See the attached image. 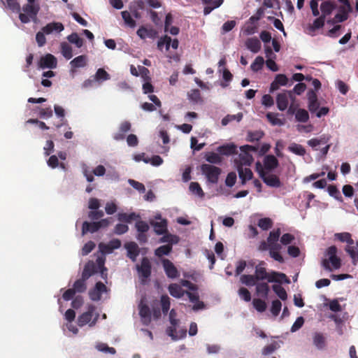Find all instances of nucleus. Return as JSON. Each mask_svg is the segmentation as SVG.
I'll list each match as a JSON object with an SVG mask.
<instances>
[{
    "mask_svg": "<svg viewBox=\"0 0 358 358\" xmlns=\"http://www.w3.org/2000/svg\"><path fill=\"white\" fill-rule=\"evenodd\" d=\"M265 262L262 261L255 266V275L258 280H266L268 282H289V280L285 274L276 271L268 273L265 268Z\"/></svg>",
    "mask_w": 358,
    "mask_h": 358,
    "instance_id": "1",
    "label": "nucleus"
},
{
    "mask_svg": "<svg viewBox=\"0 0 358 358\" xmlns=\"http://www.w3.org/2000/svg\"><path fill=\"white\" fill-rule=\"evenodd\" d=\"M322 265L325 270L329 271L340 268L341 260L338 256V250L336 246H330L326 250Z\"/></svg>",
    "mask_w": 358,
    "mask_h": 358,
    "instance_id": "2",
    "label": "nucleus"
},
{
    "mask_svg": "<svg viewBox=\"0 0 358 358\" xmlns=\"http://www.w3.org/2000/svg\"><path fill=\"white\" fill-rule=\"evenodd\" d=\"M39 10L38 4L27 3L20 8V11L18 12L19 19L24 24L29 23L31 21L36 22Z\"/></svg>",
    "mask_w": 358,
    "mask_h": 358,
    "instance_id": "3",
    "label": "nucleus"
},
{
    "mask_svg": "<svg viewBox=\"0 0 358 358\" xmlns=\"http://www.w3.org/2000/svg\"><path fill=\"white\" fill-rule=\"evenodd\" d=\"M176 312L174 309H172L169 313V321L171 326L169 327L166 330V334L170 336L172 340L177 341L182 339L186 336L187 331L185 329H180L178 331L176 328L179 324V320L176 319Z\"/></svg>",
    "mask_w": 358,
    "mask_h": 358,
    "instance_id": "4",
    "label": "nucleus"
},
{
    "mask_svg": "<svg viewBox=\"0 0 358 358\" xmlns=\"http://www.w3.org/2000/svg\"><path fill=\"white\" fill-rule=\"evenodd\" d=\"M180 283L183 287L189 289V292H185V294H187L189 301L194 303L192 309L195 311L203 309L205 306L202 301H199L197 286L187 280H182Z\"/></svg>",
    "mask_w": 358,
    "mask_h": 358,
    "instance_id": "5",
    "label": "nucleus"
},
{
    "mask_svg": "<svg viewBox=\"0 0 358 358\" xmlns=\"http://www.w3.org/2000/svg\"><path fill=\"white\" fill-rule=\"evenodd\" d=\"M241 153L238 159L236 160V165L250 166L253 162V157L250 154L251 152H257L258 148L257 146L245 145L240 147Z\"/></svg>",
    "mask_w": 358,
    "mask_h": 358,
    "instance_id": "6",
    "label": "nucleus"
},
{
    "mask_svg": "<svg viewBox=\"0 0 358 358\" xmlns=\"http://www.w3.org/2000/svg\"><path fill=\"white\" fill-rule=\"evenodd\" d=\"M95 265L93 262H88L83 271L82 278L76 280L73 284V289L76 292H83L86 289L85 280L95 272Z\"/></svg>",
    "mask_w": 358,
    "mask_h": 358,
    "instance_id": "7",
    "label": "nucleus"
},
{
    "mask_svg": "<svg viewBox=\"0 0 358 358\" xmlns=\"http://www.w3.org/2000/svg\"><path fill=\"white\" fill-rule=\"evenodd\" d=\"M99 317V313L96 312L94 306H89L87 310L81 314L78 318V324L80 327L89 325L93 327L96 323Z\"/></svg>",
    "mask_w": 358,
    "mask_h": 358,
    "instance_id": "8",
    "label": "nucleus"
},
{
    "mask_svg": "<svg viewBox=\"0 0 358 358\" xmlns=\"http://www.w3.org/2000/svg\"><path fill=\"white\" fill-rule=\"evenodd\" d=\"M336 13L332 20L328 21V23L337 24L346 21L350 13L352 12V7L350 3L336 4Z\"/></svg>",
    "mask_w": 358,
    "mask_h": 358,
    "instance_id": "9",
    "label": "nucleus"
},
{
    "mask_svg": "<svg viewBox=\"0 0 358 358\" xmlns=\"http://www.w3.org/2000/svg\"><path fill=\"white\" fill-rule=\"evenodd\" d=\"M201 171L203 175L207 179V182L212 184H217L219 176L221 173V169L219 167L211 164H204L201 166Z\"/></svg>",
    "mask_w": 358,
    "mask_h": 358,
    "instance_id": "10",
    "label": "nucleus"
},
{
    "mask_svg": "<svg viewBox=\"0 0 358 358\" xmlns=\"http://www.w3.org/2000/svg\"><path fill=\"white\" fill-rule=\"evenodd\" d=\"M294 99L295 96L292 91H285L279 93L276 97L277 107L280 110L284 111L288 108L289 100L294 101Z\"/></svg>",
    "mask_w": 358,
    "mask_h": 358,
    "instance_id": "11",
    "label": "nucleus"
},
{
    "mask_svg": "<svg viewBox=\"0 0 358 358\" xmlns=\"http://www.w3.org/2000/svg\"><path fill=\"white\" fill-rule=\"evenodd\" d=\"M136 269L141 281L144 284L151 274V264L148 258H143L141 262V264L136 265Z\"/></svg>",
    "mask_w": 358,
    "mask_h": 358,
    "instance_id": "12",
    "label": "nucleus"
},
{
    "mask_svg": "<svg viewBox=\"0 0 358 358\" xmlns=\"http://www.w3.org/2000/svg\"><path fill=\"white\" fill-rule=\"evenodd\" d=\"M57 64V59L51 54L41 57L38 62V66L41 69H55Z\"/></svg>",
    "mask_w": 358,
    "mask_h": 358,
    "instance_id": "13",
    "label": "nucleus"
},
{
    "mask_svg": "<svg viewBox=\"0 0 358 358\" xmlns=\"http://www.w3.org/2000/svg\"><path fill=\"white\" fill-rule=\"evenodd\" d=\"M162 264L166 275L170 278H176L179 273L174 264L169 259H163Z\"/></svg>",
    "mask_w": 358,
    "mask_h": 358,
    "instance_id": "14",
    "label": "nucleus"
},
{
    "mask_svg": "<svg viewBox=\"0 0 358 358\" xmlns=\"http://www.w3.org/2000/svg\"><path fill=\"white\" fill-rule=\"evenodd\" d=\"M64 29V27L61 22H50L47 24L42 28V30L45 33L46 35L59 34Z\"/></svg>",
    "mask_w": 358,
    "mask_h": 358,
    "instance_id": "15",
    "label": "nucleus"
},
{
    "mask_svg": "<svg viewBox=\"0 0 358 358\" xmlns=\"http://www.w3.org/2000/svg\"><path fill=\"white\" fill-rule=\"evenodd\" d=\"M156 221L152 223L154 230L157 234H164L167 230V222L162 219L161 215L155 216Z\"/></svg>",
    "mask_w": 358,
    "mask_h": 358,
    "instance_id": "16",
    "label": "nucleus"
},
{
    "mask_svg": "<svg viewBox=\"0 0 358 358\" xmlns=\"http://www.w3.org/2000/svg\"><path fill=\"white\" fill-rule=\"evenodd\" d=\"M138 308L141 322L143 324L148 325L151 322V315L149 307L146 304L143 303V301H141L138 305Z\"/></svg>",
    "mask_w": 358,
    "mask_h": 358,
    "instance_id": "17",
    "label": "nucleus"
},
{
    "mask_svg": "<svg viewBox=\"0 0 358 358\" xmlns=\"http://www.w3.org/2000/svg\"><path fill=\"white\" fill-rule=\"evenodd\" d=\"M236 168L242 185H245L247 181L252 178L253 173L248 166L237 165Z\"/></svg>",
    "mask_w": 358,
    "mask_h": 358,
    "instance_id": "18",
    "label": "nucleus"
},
{
    "mask_svg": "<svg viewBox=\"0 0 358 358\" xmlns=\"http://www.w3.org/2000/svg\"><path fill=\"white\" fill-rule=\"evenodd\" d=\"M106 292V285L103 283L99 282L96 284L94 288L90 292V297L92 301H99L101 299V294Z\"/></svg>",
    "mask_w": 358,
    "mask_h": 358,
    "instance_id": "19",
    "label": "nucleus"
},
{
    "mask_svg": "<svg viewBox=\"0 0 358 358\" xmlns=\"http://www.w3.org/2000/svg\"><path fill=\"white\" fill-rule=\"evenodd\" d=\"M288 113L289 114L295 113V118L296 121L300 122H306L309 119V115L306 110L299 109L295 112L292 104H291L290 106L289 107Z\"/></svg>",
    "mask_w": 358,
    "mask_h": 358,
    "instance_id": "20",
    "label": "nucleus"
},
{
    "mask_svg": "<svg viewBox=\"0 0 358 358\" xmlns=\"http://www.w3.org/2000/svg\"><path fill=\"white\" fill-rule=\"evenodd\" d=\"M262 178L264 182L270 187H280L281 186V182L279 178L273 174H262Z\"/></svg>",
    "mask_w": 358,
    "mask_h": 358,
    "instance_id": "21",
    "label": "nucleus"
},
{
    "mask_svg": "<svg viewBox=\"0 0 358 358\" xmlns=\"http://www.w3.org/2000/svg\"><path fill=\"white\" fill-rule=\"evenodd\" d=\"M345 251L352 259L353 264H357L358 262V241L355 242L350 245H347Z\"/></svg>",
    "mask_w": 358,
    "mask_h": 358,
    "instance_id": "22",
    "label": "nucleus"
},
{
    "mask_svg": "<svg viewBox=\"0 0 358 358\" xmlns=\"http://www.w3.org/2000/svg\"><path fill=\"white\" fill-rule=\"evenodd\" d=\"M330 137L327 135H322L320 138H314L308 141V145L314 150H317L320 145H326L329 141Z\"/></svg>",
    "mask_w": 358,
    "mask_h": 358,
    "instance_id": "23",
    "label": "nucleus"
},
{
    "mask_svg": "<svg viewBox=\"0 0 358 358\" xmlns=\"http://www.w3.org/2000/svg\"><path fill=\"white\" fill-rule=\"evenodd\" d=\"M336 8V3L331 1H324L320 5L321 16L324 18L331 14Z\"/></svg>",
    "mask_w": 358,
    "mask_h": 358,
    "instance_id": "24",
    "label": "nucleus"
},
{
    "mask_svg": "<svg viewBox=\"0 0 358 358\" xmlns=\"http://www.w3.org/2000/svg\"><path fill=\"white\" fill-rule=\"evenodd\" d=\"M125 248L127 251V256L133 261L136 260V257L139 254L138 246L134 242H130L125 244Z\"/></svg>",
    "mask_w": 358,
    "mask_h": 358,
    "instance_id": "25",
    "label": "nucleus"
},
{
    "mask_svg": "<svg viewBox=\"0 0 358 358\" xmlns=\"http://www.w3.org/2000/svg\"><path fill=\"white\" fill-rule=\"evenodd\" d=\"M105 261H106L105 257H103V256L99 257L96 259V264H94V265H95L94 273H100L101 278L104 280L106 279V278H107V273H106L107 270H106V267L104 266Z\"/></svg>",
    "mask_w": 358,
    "mask_h": 358,
    "instance_id": "26",
    "label": "nucleus"
},
{
    "mask_svg": "<svg viewBox=\"0 0 358 358\" xmlns=\"http://www.w3.org/2000/svg\"><path fill=\"white\" fill-rule=\"evenodd\" d=\"M324 20L325 18L322 16H320L317 18H316L313 24H309V26L307 28V31L308 34L310 35H315V32L316 30L322 28L324 24Z\"/></svg>",
    "mask_w": 358,
    "mask_h": 358,
    "instance_id": "27",
    "label": "nucleus"
},
{
    "mask_svg": "<svg viewBox=\"0 0 358 358\" xmlns=\"http://www.w3.org/2000/svg\"><path fill=\"white\" fill-rule=\"evenodd\" d=\"M246 48L253 53H257L261 50V42L257 38H250L245 41Z\"/></svg>",
    "mask_w": 358,
    "mask_h": 358,
    "instance_id": "28",
    "label": "nucleus"
},
{
    "mask_svg": "<svg viewBox=\"0 0 358 358\" xmlns=\"http://www.w3.org/2000/svg\"><path fill=\"white\" fill-rule=\"evenodd\" d=\"M278 166V161L273 155H266L264 159V169L268 171H272Z\"/></svg>",
    "mask_w": 358,
    "mask_h": 358,
    "instance_id": "29",
    "label": "nucleus"
},
{
    "mask_svg": "<svg viewBox=\"0 0 358 358\" xmlns=\"http://www.w3.org/2000/svg\"><path fill=\"white\" fill-rule=\"evenodd\" d=\"M169 291L172 296L178 299L181 298L185 294V292L182 289V287L176 283L171 284L169 286Z\"/></svg>",
    "mask_w": 358,
    "mask_h": 358,
    "instance_id": "30",
    "label": "nucleus"
},
{
    "mask_svg": "<svg viewBox=\"0 0 358 358\" xmlns=\"http://www.w3.org/2000/svg\"><path fill=\"white\" fill-rule=\"evenodd\" d=\"M280 249V245L268 246L269 255H270L271 257L280 263H282V262H284V259H283L282 256L279 252Z\"/></svg>",
    "mask_w": 358,
    "mask_h": 358,
    "instance_id": "31",
    "label": "nucleus"
},
{
    "mask_svg": "<svg viewBox=\"0 0 358 358\" xmlns=\"http://www.w3.org/2000/svg\"><path fill=\"white\" fill-rule=\"evenodd\" d=\"M269 290V286L266 282H261L256 285L257 294L264 299L267 298Z\"/></svg>",
    "mask_w": 358,
    "mask_h": 358,
    "instance_id": "32",
    "label": "nucleus"
},
{
    "mask_svg": "<svg viewBox=\"0 0 358 358\" xmlns=\"http://www.w3.org/2000/svg\"><path fill=\"white\" fill-rule=\"evenodd\" d=\"M99 229L96 222H84L82 228V234L85 235L87 232L94 233Z\"/></svg>",
    "mask_w": 358,
    "mask_h": 358,
    "instance_id": "33",
    "label": "nucleus"
},
{
    "mask_svg": "<svg viewBox=\"0 0 358 358\" xmlns=\"http://www.w3.org/2000/svg\"><path fill=\"white\" fill-rule=\"evenodd\" d=\"M157 32L153 29H148L143 27H140L137 31V35L142 39L146 38H154Z\"/></svg>",
    "mask_w": 358,
    "mask_h": 358,
    "instance_id": "34",
    "label": "nucleus"
},
{
    "mask_svg": "<svg viewBox=\"0 0 358 358\" xmlns=\"http://www.w3.org/2000/svg\"><path fill=\"white\" fill-rule=\"evenodd\" d=\"M70 64L72 68H82L87 64V57L85 55H80L71 61Z\"/></svg>",
    "mask_w": 358,
    "mask_h": 358,
    "instance_id": "35",
    "label": "nucleus"
},
{
    "mask_svg": "<svg viewBox=\"0 0 358 358\" xmlns=\"http://www.w3.org/2000/svg\"><path fill=\"white\" fill-rule=\"evenodd\" d=\"M217 152L221 155H230L236 152V147L234 144H227L219 146L217 149Z\"/></svg>",
    "mask_w": 358,
    "mask_h": 358,
    "instance_id": "36",
    "label": "nucleus"
},
{
    "mask_svg": "<svg viewBox=\"0 0 358 358\" xmlns=\"http://www.w3.org/2000/svg\"><path fill=\"white\" fill-rule=\"evenodd\" d=\"M287 150L296 155L303 156L306 154V149L300 144L292 143H291Z\"/></svg>",
    "mask_w": 358,
    "mask_h": 358,
    "instance_id": "37",
    "label": "nucleus"
},
{
    "mask_svg": "<svg viewBox=\"0 0 358 358\" xmlns=\"http://www.w3.org/2000/svg\"><path fill=\"white\" fill-rule=\"evenodd\" d=\"M94 80L99 83H101L108 80L110 79V76L109 73L105 71L103 69H99L94 76Z\"/></svg>",
    "mask_w": 358,
    "mask_h": 358,
    "instance_id": "38",
    "label": "nucleus"
},
{
    "mask_svg": "<svg viewBox=\"0 0 358 358\" xmlns=\"http://www.w3.org/2000/svg\"><path fill=\"white\" fill-rule=\"evenodd\" d=\"M264 134L262 131L257 130L254 131H248L246 140L249 142L259 141L264 136Z\"/></svg>",
    "mask_w": 358,
    "mask_h": 358,
    "instance_id": "39",
    "label": "nucleus"
},
{
    "mask_svg": "<svg viewBox=\"0 0 358 358\" xmlns=\"http://www.w3.org/2000/svg\"><path fill=\"white\" fill-rule=\"evenodd\" d=\"M266 118L273 125L281 126L285 123L284 120L279 118L278 113H268L266 114Z\"/></svg>",
    "mask_w": 358,
    "mask_h": 358,
    "instance_id": "40",
    "label": "nucleus"
},
{
    "mask_svg": "<svg viewBox=\"0 0 358 358\" xmlns=\"http://www.w3.org/2000/svg\"><path fill=\"white\" fill-rule=\"evenodd\" d=\"M179 241V238L171 234H167L164 235L159 241V243H167V245H171V246L173 244L178 243Z\"/></svg>",
    "mask_w": 358,
    "mask_h": 358,
    "instance_id": "41",
    "label": "nucleus"
},
{
    "mask_svg": "<svg viewBox=\"0 0 358 358\" xmlns=\"http://www.w3.org/2000/svg\"><path fill=\"white\" fill-rule=\"evenodd\" d=\"M308 109L311 113H315L318 109L317 96L313 92L308 96Z\"/></svg>",
    "mask_w": 358,
    "mask_h": 358,
    "instance_id": "42",
    "label": "nucleus"
},
{
    "mask_svg": "<svg viewBox=\"0 0 358 358\" xmlns=\"http://www.w3.org/2000/svg\"><path fill=\"white\" fill-rule=\"evenodd\" d=\"M171 42V37L168 36H164L161 37L157 42V48L160 50H163L164 47H165L166 51H168L170 48V44Z\"/></svg>",
    "mask_w": 358,
    "mask_h": 358,
    "instance_id": "43",
    "label": "nucleus"
},
{
    "mask_svg": "<svg viewBox=\"0 0 358 358\" xmlns=\"http://www.w3.org/2000/svg\"><path fill=\"white\" fill-rule=\"evenodd\" d=\"M313 343L317 349H323L325 346V338L323 335L320 333H315L313 336Z\"/></svg>",
    "mask_w": 358,
    "mask_h": 358,
    "instance_id": "44",
    "label": "nucleus"
},
{
    "mask_svg": "<svg viewBox=\"0 0 358 358\" xmlns=\"http://www.w3.org/2000/svg\"><path fill=\"white\" fill-rule=\"evenodd\" d=\"M188 99L193 103L201 102L200 91L197 89L190 90L187 94Z\"/></svg>",
    "mask_w": 358,
    "mask_h": 358,
    "instance_id": "45",
    "label": "nucleus"
},
{
    "mask_svg": "<svg viewBox=\"0 0 358 358\" xmlns=\"http://www.w3.org/2000/svg\"><path fill=\"white\" fill-rule=\"evenodd\" d=\"M61 52L64 57L70 59L73 57L72 48L66 42H62L60 45Z\"/></svg>",
    "mask_w": 358,
    "mask_h": 358,
    "instance_id": "46",
    "label": "nucleus"
},
{
    "mask_svg": "<svg viewBox=\"0 0 358 358\" xmlns=\"http://www.w3.org/2000/svg\"><path fill=\"white\" fill-rule=\"evenodd\" d=\"M189 190L193 194L196 195L200 198H203L204 196V192L203 189H201L200 185L196 182H192L189 184Z\"/></svg>",
    "mask_w": 358,
    "mask_h": 358,
    "instance_id": "47",
    "label": "nucleus"
},
{
    "mask_svg": "<svg viewBox=\"0 0 358 358\" xmlns=\"http://www.w3.org/2000/svg\"><path fill=\"white\" fill-rule=\"evenodd\" d=\"M243 118V114L241 113H238L236 115H227L222 120V124L223 126L227 125L229 122L232 121L240 122Z\"/></svg>",
    "mask_w": 358,
    "mask_h": 358,
    "instance_id": "48",
    "label": "nucleus"
},
{
    "mask_svg": "<svg viewBox=\"0 0 358 358\" xmlns=\"http://www.w3.org/2000/svg\"><path fill=\"white\" fill-rule=\"evenodd\" d=\"M68 41L74 45L77 48H81L83 45V40L81 38L77 33H73L67 36Z\"/></svg>",
    "mask_w": 358,
    "mask_h": 358,
    "instance_id": "49",
    "label": "nucleus"
},
{
    "mask_svg": "<svg viewBox=\"0 0 358 358\" xmlns=\"http://www.w3.org/2000/svg\"><path fill=\"white\" fill-rule=\"evenodd\" d=\"M241 282L247 286H253L256 285L257 278L252 275H243L240 278Z\"/></svg>",
    "mask_w": 358,
    "mask_h": 358,
    "instance_id": "50",
    "label": "nucleus"
},
{
    "mask_svg": "<svg viewBox=\"0 0 358 358\" xmlns=\"http://www.w3.org/2000/svg\"><path fill=\"white\" fill-rule=\"evenodd\" d=\"M172 250V246L171 245H164L159 247L155 251V255L159 257L164 255H168Z\"/></svg>",
    "mask_w": 358,
    "mask_h": 358,
    "instance_id": "51",
    "label": "nucleus"
},
{
    "mask_svg": "<svg viewBox=\"0 0 358 358\" xmlns=\"http://www.w3.org/2000/svg\"><path fill=\"white\" fill-rule=\"evenodd\" d=\"M280 229H277L275 231H273L270 233L269 236L268 237L267 241H268V245H279L277 244V241L280 237Z\"/></svg>",
    "mask_w": 358,
    "mask_h": 358,
    "instance_id": "52",
    "label": "nucleus"
},
{
    "mask_svg": "<svg viewBox=\"0 0 358 358\" xmlns=\"http://www.w3.org/2000/svg\"><path fill=\"white\" fill-rule=\"evenodd\" d=\"M122 17L124 21V23L129 27L134 28L136 27V21L132 18L131 14L127 11H122L121 13Z\"/></svg>",
    "mask_w": 358,
    "mask_h": 358,
    "instance_id": "53",
    "label": "nucleus"
},
{
    "mask_svg": "<svg viewBox=\"0 0 358 358\" xmlns=\"http://www.w3.org/2000/svg\"><path fill=\"white\" fill-rule=\"evenodd\" d=\"M335 237L341 242L347 243V245L353 243L351 235L348 232L337 233L335 234Z\"/></svg>",
    "mask_w": 358,
    "mask_h": 358,
    "instance_id": "54",
    "label": "nucleus"
},
{
    "mask_svg": "<svg viewBox=\"0 0 358 358\" xmlns=\"http://www.w3.org/2000/svg\"><path fill=\"white\" fill-rule=\"evenodd\" d=\"M273 290L278 295V296L282 301L287 298V294L285 289L280 285H273L272 286Z\"/></svg>",
    "mask_w": 358,
    "mask_h": 358,
    "instance_id": "55",
    "label": "nucleus"
},
{
    "mask_svg": "<svg viewBox=\"0 0 358 358\" xmlns=\"http://www.w3.org/2000/svg\"><path fill=\"white\" fill-rule=\"evenodd\" d=\"M264 64V58L261 56H258L255 58V61L252 63L250 67L253 71H258L261 70Z\"/></svg>",
    "mask_w": 358,
    "mask_h": 358,
    "instance_id": "56",
    "label": "nucleus"
},
{
    "mask_svg": "<svg viewBox=\"0 0 358 358\" xmlns=\"http://www.w3.org/2000/svg\"><path fill=\"white\" fill-rule=\"evenodd\" d=\"M207 162L211 164H220L222 162L221 157L215 152H209L206 156Z\"/></svg>",
    "mask_w": 358,
    "mask_h": 358,
    "instance_id": "57",
    "label": "nucleus"
},
{
    "mask_svg": "<svg viewBox=\"0 0 358 358\" xmlns=\"http://www.w3.org/2000/svg\"><path fill=\"white\" fill-rule=\"evenodd\" d=\"M254 308L259 313H263L266 309V303L259 299H255L252 301Z\"/></svg>",
    "mask_w": 358,
    "mask_h": 358,
    "instance_id": "58",
    "label": "nucleus"
},
{
    "mask_svg": "<svg viewBox=\"0 0 358 358\" xmlns=\"http://www.w3.org/2000/svg\"><path fill=\"white\" fill-rule=\"evenodd\" d=\"M161 305L164 314H167L170 309V298L167 295H162L161 297Z\"/></svg>",
    "mask_w": 358,
    "mask_h": 358,
    "instance_id": "59",
    "label": "nucleus"
},
{
    "mask_svg": "<svg viewBox=\"0 0 358 358\" xmlns=\"http://www.w3.org/2000/svg\"><path fill=\"white\" fill-rule=\"evenodd\" d=\"M257 27L253 22H246L245 27L243 29V33L245 35H252L257 32Z\"/></svg>",
    "mask_w": 358,
    "mask_h": 358,
    "instance_id": "60",
    "label": "nucleus"
},
{
    "mask_svg": "<svg viewBox=\"0 0 358 358\" xmlns=\"http://www.w3.org/2000/svg\"><path fill=\"white\" fill-rule=\"evenodd\" d=\"M145 164H150L154 166H159L163 163L162 158L159 155H154L152 157H148L147 160H145Z\"/></svg>",
    "mask_w": 358,
    "mask_h": 358,
    "instance_id": "61",
    "label": "nucleus"
},
{
    "mask_svg": "<svg viewBox=\"0 0 358 358\" xmlns=\"http://www.w3.org/2000/svg\"><path fill=\"white\" fill-rule=\"evenodd\" d=\"M118 218L121 221H124L126 222H131L132 220H136L138 216L136 215L134 213L127 214V213H120L118 215Z\"/></svg>",
    "mask_w": 358,
    "mask_h": 358,
    "instance_id": "62",
    "label": "nucleus"
},
{
    "mask_svg": "<svg viewBox=\"0 0 358 358\" xmlns=\"http://www.w3.org/2000/svg\"><path fill=\"white\" fill-rule=\"evenodd\" d=\"M282 303L279 300H274L272 302L271 312L274 316H278L280 312Z\"/></svg>",
    "mask_w": 358,
    "mask_h": 358,
    "instance_id": "63",
    "label": "nucleus"
},
{
    "mask_svg": "<svg viewBox=\"0 0 358 358\" xmlns=\"http://www.w3.org/2000/svg\"><path fill=\"white\" fill-rule=\"evenodd\" d=\"M258 226L263 230H268L272 227V222L269 218H262L258 222Z\"/></svg>",
    "mask_w": 358,
    "mask_h": 358,
    "instance_id": "64",
    "label": "nucleus"
}]
</instances>
